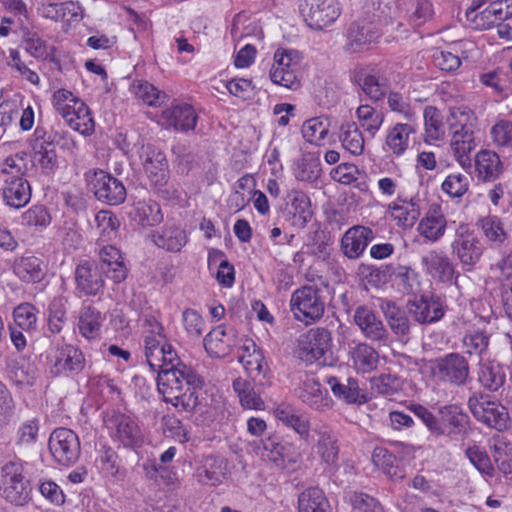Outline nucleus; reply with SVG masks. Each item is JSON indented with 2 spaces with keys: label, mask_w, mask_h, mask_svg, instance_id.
Masks as SVG:
<instances>
[{
  "label": "nucleus",
  "mask_w": 512,
  "mask_h": 512,
  "mask_svg": "<svg viewBox=\"0 0 512 512\" xmlns=\"http://www.w3.org/2000/svg\"><path fill=\"white\" fill-rule=\"evenodd\" d=\"M144 354L151 370L156 371L159 367V357L167 345L164 328L153 316H147L143 326Z\"/></svg>",
  "instance_id": "nucleus-16"
},
{
  "label": "nucleus",
  "mask_w": 512,
  "mask_h": 512,
  "mask_svg": "<svg viewBox=\"0 0 512 512\" xmlns=\"http://www.w3.org/2000/svg\"><path fill=\"white\" fill-rule=\"evenodd\" d=\"M53 105L56 111L68 120L72 113L77 109V102H83L80 98L75 96L71 91L66 89H58L53 94Z\"/></svg>",
  "instance_id": "nucleus-61"
},
{
  "label": "nucleus",
  "mask_w": 512,
  "mask_h": 512,
  "mask_svg": "<svg viewBox=\"0 0 512 512\" xmlns=\"http://www.w3.org/2000/svg\"><path fill=\"white\" fill-rule=\"evenodd\" d=\"M472 415L490 428L502 431L507 428L509 414L498 401L491 400L488 395L474 393L468 400Z\"/></svg>",
  "instance_id": "nucleus-10"
},
{
  "label": "nucleus",
  "mask_w": 512,
  "mask_h": 512,
  "mask_svg": "<svg viewBox=\"0 0 512 512\" xmlns=\"http://www.w3.org/2000/svg\"><path fill=\"white\" fill-rule=\"evenodd\" d=\"M453 254L464 266L473 267L482 257L484 246L477 234L466 224H460L451 243Z\"/></svg>",
  "instance_id": "nucleus-12"
},
{
  "label": "nucleus",
  "mask_w": 512,
  "mask_h": 512,
  "mask_svg": "<svg viewBox=\"0 0 512 512\" xmlns=\"http://www.w3.org/2000/svg\"><path fill=\"white\" fill-rule=\"evenodd\" d=\"M356 82L362 92L371 100L378 101L385 96L387 80L376 73L361 72L356 76Z\"/></svg>",
  "instance_id": "nucleus-47"
},
{
  "label": "nucleus",
  "mask_w": 512,
  "mask_h": 512,
  "mask_svg": "<svg viewBox=\"0 0 512 512\" xmlns=\"http://www.w3.org/2000/svg\"><path fill=\"white\" fill-rule=\"evenodd\" d=\"M103 421L111 438L124 447L136 448L144 442L143 432L138 422L131 416L111 410L105 413Z\"/></svg>",
  "instance_id": "nucleus-7"
},
{
  "label": "nucleus",
  "mask_w": 512,
  "mask_h": 512,
  "mask_svg": "<svg viewBox=\"0 0 512 512\" xmlns=\"http://www.w3.org/2000/svg\"><path fill=\"white\" fill-rule=\"evenodd\" d=\"M446 219L439 204L429 206L426 215L420 220L417 231L430 242H436L443 237L446 230Z\"/></svg>",
  "instance_id": "nucleus-33"
},
{
  "label": "nucleus",
  "mask_w": 512,
  "mask_h": 512,
  "mask_svg": "<svg viewBox=\"0 0 512 512\" xmlns=\"http://www.w3.org/2000/svg\"><path fill=\"white\" fill-rule=\"evenodd\" d=\"M382 35L381 21L360 20L352 23L348 30V50L359 52L371 43L376 42Z\"/></svg>",
  "instance_id": "nucleus-20"
},
{
  "label": "nucleus",
  "mask_w": 512,
  "mask_h": 512,
  "mask_svg": "<svg viewBox=\"0 0 512 512\" xmlns=\"http://www.w3.org/2000/svg\"><path fill=\"white\" fill-rule=\"evenodd\" d=\"M310 443L315 452L328 466H336L338 461V439L333 429L326 423H317L312 428Z\"/></svg>",
  "instance_id": "nucleus-18"
},
{
  "label": "nucleus",
  "mask_w": 512,
  "mask_h": 512,
  "mask_svg": "<svg viewBox=\"0 0 512 512\" xmlns=\"http://www.w3.org/2000/svg\"><path fill=\"white\" fill-rule=\"evenodd\" d=\"M332 335L324 327L310 329L298 341V357L309 364L319 362L325 364L331 352Z\"/></svg>",
  "instance_id": "nucleus-8"
},
{
  "label": "nucleus",
  "mask_w": 512,
  "mask_h": 512,
  "mask_svg": "<svg viewBox=\"0 0 512 512\" xmlns=\"http://www.w3.org/2000/svg\"><path fill=\"white\" fill-rule=\"evenodd\" d=\"M380 308L392 333L397 339L407 342L412 328L407 310L398 307L392 301H383Z\"/></svg>",
  "instance_id": "nucleus-30"
},
{
  "label": "nucleus",
  "mask_w": 512,
  "mask_h": 512,
  "mask_svg": "<svg viewBox=\"0 0 512 512\" xmlns=\"http://www.w3.org/2000/svg\"><path fill=\"white\" fill-rule=\"evenodd\" d=\"M361 127L372 136L380 129L384 116L382 112L369 105H361L356 111Z\"/></svg>",
  "instance_id": "nucleus-60"
},
{
  "label": "nucleus",
  "mask_w": 512,
  "mask_h": 512,
  "mask_svg": "<svg viewBox=\"0 0 512 512\" xmlns=\"http://www.w3.org/2000/svg\"><path fill=\"white\" fill-rule=\"evenodd\" d=\"M429 369L437 382L454 386L465 385L470 374L468 360L458 352H451L430 361Z\"/></svg>",
  "instance_id": "nucleus-6"
},
{
  "label": "nucleus",
  "mask_w": 512,
  "mask_h": 512,
  "mask_svg": "<svg viewBox=\"0 0 512 512\" xmlns=\"http://www.w3.org/2000/svg\"><path fill=\"white\" fill-rule=\"evenodd\" d=\"M372 461L392 480L398 481L404 478V472L397 465L396 457L387 449L376 447L372 453Z\"/></svg>",
  "instance_id": "nucleus-51"
},
{
  "label": "nucleus",
  "mask_w": 512,
  "mask_h": 512,
  "mask_svg": "<svg viewBox=\"0 0 512 512\" xmlns=\"http://www.w3.org/2000/svg\"><path fill=\"white\" fill-rule=\"evenodd\" d=\"M299 512H330L329 502L317 487L304 490L298 499Z\"/></svg>",
  "instance_id": "nucleus-49"
},
{
  "label": "nucleus",
  "mask_w": 512,
  "mask_h": 512,
  "mask_svg": "<svg viewBox=\"0 0 512 512\" xmlns=\"http://www.w3.org/2000/svg\"><path fill=\"white\" fill-rule=\"evenodd\" d=\"M47 360L48 371L54 377L64 373L78 374L85 367L84 354L79 348L71 344L56 347L55 350L47 356Z\"/></svg>",
  "instance_id": "nucleus-15"
},
{
  "label": "nucleus",
  "mask_w": 512,
  "mask_h": 512,
  "mask_svg": "<svg viewBox=\"0 0 512 512\" xmlns=\"http://www.w3.org/2000/svg\"><path fill=\"white\" fill-rule=\"evenodd\" d=\"M134 215L142 226H154L163 220L159 204L150 199L136 202Z\"/></svg>",
  "instance_id": "nucleus-52"
},
{
  "label": "nucleus",
  "mask_w": 512,
  "mask_h": 512,
  "mask_svg": "<svg viewBox=\"0 0 512 512\" xmlns=\"http://www.w3.org/2000/svg\"><path fill=\"white\" fill-rule=\"evenodd\" d=\"M157 389L166 403L178 411L192 413L200 404L203 379L190 366L157 371Z\"/></svg>",
  "instance_id": "nucleus-1"
},
{
  "label": "nucleus",
  "mask_w": 512,
  "mask_h": 512,
  "mask_svg": "<svg viewBox=\"0 0 512 512\" xmlns=\"http://www.w3.org/2000/svg\"><path fill=\"white\" fill-rule=\"evenodd\" d=\"M194 478L202 485L218 486L227 478V463L215 455L203 457L194 471Z\"/></svg>",
  "instance_id": "nucleus-23"
},
{
  "label": "nucleus",
  "mask_w": 512,
  "mask_h": 512,
  "mask_svg": "<svg viewBox=\"0 0 512 512\" xmlns=\"http://www.w3.org/2000/svg\"><path fill=\"white\" fill-rule=\"evenodd\" d=\"M13 272L23 282L38 283L45 276V265L36 256H22L14 261Z\"/></svg>",
  "instance_id": "nucleus-42"
},
{
  "label": "nucleus",
  "mask_w": 512,
  "mask_h": 512,
  "mask_svg": "<svg viewBox=\"0 0 512 512\" xmlns=\"http://www.w3.org/2000/svg\"><path fill=\"white\" fill-rule=\"evenodd\" d=\"M242 353L239 357L240 363L251 377L253 382L262 384L268 371V365L265 361L263 352L257 348L252 340H246L241 347Z\"/></svg>",
  "instance_id": "nucleus-26"
},
{
  "label": "nucleus",
  "mask_w": 512,
  "mask_h": 512,
  "mask_svg": "<svg viewBox=\"0 0 512 512\" xmlns=\"http://www.w3.org/2000/svg\"><path fill=\"white\" fill-rule=\"evenodd\" d=\"M373 239L372 229L360 225L353 226L342 236L341 250L347 258L357 259Z\"/></svg>",
  "instance_id": "nucleus-27"
},
{
  "label": "nucleus",
  "mask_w": 512,
  "mask_h": 512,
  "mask_svg": "<svg viewBox=\"0 0 512 512\" xmlns=\"http://www.w3.org/2000/svg\"><path fill=\"white\" fill-rule=\"evenodd\" d=\"M299 399L308 405L311 409L319 412H325L332 409L333 400L328 395L327 390L322 389L318 379L312 376L306 377L298 393Z\"/></svg>",
  "instance_id": "nucleus-24"
},
{
  "label": "nucleus",
  "mask_w": 512,
  "mask_h": 512,
  "mask_svg": "<svg viewBox=\"0 0 512 512\" xmlns=\"http://www.w3.org/2000/svg\"><path fill=\"white\" fill-rule=\"evenodd\" d=\"M90 183L99 201L119 205L126 199V188L122 181L103 170L95 171Z\"/></svg>",
  "instance_id": "nucleus-19"
},
{
  "label": "nucleus",
  "mask_w": 512,
  "mask_h": 512,
  "mask_svg": "<svg viewBox=\"0 0 512 512\" xmlns=\"http://www.w3.org/2000/svg\"><path fill=\"white\" fill-rule=\"evenodd\" d=\"M442 426L447 427V435L451 438L465 434L469 424V417L458 405L451 404L439 409Z\"/></svg>",
  "instance_id": "nucleus-41"
},
{
  "label": "nucleus",
  "mask_w": 512,
  "mask_h": 512,
  "mask_svg": "<svg viewBox=\"0 0 512 512\" xmlns=\"http://www.w3.org/2000/svg\"><path fill=\"white\" fill-rule=\"evenodd\" d=\"M290 309L296 320L305 325L313 324L325 311L323 290L315 285L298 288L291 295Z\"/></svg>",
  "instance_id": "nucleus-5"
},
{
  "label": "nucleus",
  "mask_w": 512,
  "mask_h": 512,
  "mask_svg": "<svg viewBox=\"0 0 512 512\" xmlns=\"http://www.w3.org/2000/svg\"><path fill=\"white\" fill-rule=\"evenodd\" d=\"M273 59L269 74L271 81L288 89H297L300 85L298 79L300 53L292 49L279 48L275 51Z\"/></svg>",
  "instance_id": "nucleus-9"
},
{
  "label": "nucleus",
  "mask_w": 512,
  "mask_h": 512,
  "mask_svg": "<svg viewBox=\"0 0 512 512\" xmlns=\"http://www.w3.org/2000/svg\"><path fill=\"white\" fill-rule=\"evenodd\" d=\"M353 321L367 340L383 345L388 343L389 332L372 308L366 305L358 306L354 311Z\"/></svg>",
  "instance_id": "nucleus-17"
},
{
  "label": "nucleus",
  "mask_w": 512,
  "mask_h": 512,
  "mask_svg": "<svg viewBox=\"0 0 512 512\" xmlns=\"http://www.w3.org/2000/svg\"><path fill=\"white\" fill-rule=\"evenodd\" d=\"M339 139L343 148L352 155L359 156L364 151V137L354 122L340 126Z\"/></svg>",
  "instance_id": "nucleus-50"
},
{
  "label": "nucleus",
  "mask_w": 512,
  "mask_h": 512,
  "mask_svg": "<svg viewBox=\"0 0 512 512\" xmlns=\"http://www.w3.org/2000/svg\"><path fill=\"white\" fill-rule=\"evenodd\" d=\"M416 123L407 121L406 123H397L391 128L386 136V145L399 156L409 147L410 136L416 133Z\"/></svg>",
  "instance_id": "nucleus-44"
},
{
  "label": "nucleus",
  "mask_w": 512,
  "mask_h": 512,
  "mask_svg": "<svg viewBox=\"0 0 512 512\" xmlns=\"http://www.w3.org/2000/svg\"><path fill=\"white\" fill-rule=\"evenodd\" d=\"M66 303V298L58 296L49 304L48 328L54 334L60 333L66 322Z\"/></svg>",
  "instance_id": "nucleus-59"
},
{
  "label": "nucleus",
  "mask_w": 512,
  "mask_h": 512,
  "mask_svg": "<svg viewBox=\"0 0 512 512\" xmlns=\"http://www.w3.org/2000/svg\"><path fill=\"white\" fill-rule=\"evenodd\" d=\"M104 320L105 316L98 309L91 305H84L79 315V333L88 340L98 338Z\"/></svg>",
  "instance_id": "nucleus-43"
},
{
  "label": "nucleus",
  "mask_w": 512,
  "mask_h": 512,
  "mask_svg": "<svg viewBox=\"0 0 512 512\" xmlns=\"http://www.w3.org/2000/svg\"><path fill=\"white\" fill-rule=\"evenodd\" d=\"M492 333L484 318L478 317L465 330L460 339L462 355L478 358L479 361L488 353Z\"/></svg>",
  "instance_id": "nucleus-14"
},
{
  "label": "nucleus",
  "mask_w": 512,
  "mask_h": 512,
  "mask_svg": "<svg viewBox=\"0 0 512 512\" xmlns=\"http://www.w3.org/2000/svg\"><path fill=\"white\" fill-rule=\"evenodd\" d=\"M299 11L306 24L317 30L332 24L341 13L337 0H300Z\"/></svg>",
  "instance_id": "nucleus-11"
},
{
  "label": "nucleus",
  "mask_w": 512,
  "mask_h": 512,
  "mask_svg": "<svg viewBox=\"0 0 512 512\" xmlns=\"http://www.w3.org/2000/svg\"><path fill=\"white\" fill-rule=\"evenodd\" d=\"M16 325L24 331L30 332L36 329L37 309L30 303H22L13 311Z\"/></svg>",
  "instance_id": "nucleus-64"
},
{
  "label": "nucleus",
  "mask_w": 512,
  "mask_h": 512,
  "mask_svg": "<svg viewBox=\"0 0 512 512\" xmlns=\"http://www.w3.org/2000/svg\"><path fill=\"white\" fill-rule=\"evenodd\" d=\"M0 494L16 506H24L30 501V482L24 476V466L20 460H11L0 466Z\"/></svg>",
  "instance_id": "nucleus-4"
},
{
  "label": "nucleus",
  "mask_w": 512,
  "mask_h": 512,
  "mask_svg": "<svg viewBox=\"0 0 512 512\" xmlns=\"http://www.w3.org/2000/svg\"><path fill=\"white\" fill-rule=\"evenodd\" d=\"M49 450L61 465L70 466L80 456V441L75 432L68 428L55 429L49 438Z\"/></svg>",
  "instance_id": "nucleus-13"
},
{
  "label": "nucleus",
  "mask_w": 512,
  "mask_h": 512,
  "mask_svg": "<svg viewBox=\"0 0 512 512\" xmlns=\"http://www.w3.org/2000/svg\"><path fill=\"white\" fill-rule=\"evenodd\" d=\"M99 258L103 272L116 283H120L127 276V270L122 261L120 251L112 245H103L99 250Z\"/></svg>",
  "instance_id": "nucleus-40"
},
{
  "label": "nucleus",
  "mask_w": 512,
  "mask_h": 512,
  "mask_svg": "<svg viewBox=\"0 0 512 512\" xmlns=\"http://www.w3.org/2000/svg\"><path fill=\"white\" fill-rule=\"evenodd\" d=\"M478 225L486 240L494 247L500 246L507 239L503 224L496 216H486L478 221Z\"/></svg>",
  "instance_id": "nucleus-54"
},
{
  "label": "nucleus",
  "mask_w": 512,
  "mask_h": 512,
  "mask_svg": "<svg viewBox=\"0 0 512 512\" xmlns=\"http://www.w3.org/2000/svg\"><path fill=\"white\" fill-rule=\"evenodd\" d=\"M96 229L99 233V242H106L116 237L119 221L110 211L101 210L94 216Z\"/></svg>",
  "instance_id": "nucleus-56"
},
{
  "label": "nucleus",
  "mask_w": 512,
  "mask_h": 512,
  "mask_svg": "<svg viewBox=\"0 0 512 512\" xmlns=\"http://www.w3.org/2000/svg\"><path fill=\"white\" fill-rule=\"evenodd\" d=\"M76 289L85 296H97L104 288L102 273L93 263H80L75 270Z\"/></svg>",
  "instance_id": "nucleus-29"
},
{
  "label": "nucleus",
  "mask_w": 512,
  "mask_h": 512,
  "mask_svg": "<svg viewBox=\"0 0 512 512\" xmlns=\"http://www.w3.org/2000/svg\"><path fill=\"white\" fill-rule=\"evenodd\" d=\"M51 221V214L43 205H33L20 216V224L34 232H40L46 229Z\"/></svg>",
  "instance_id": "nucleus-48"
},
{
  "label": "nucleus",
  "mask_w": 512,
  "mask_h": 512,
  "mask_svg": "<svg viewBox=\"0 0 512 512\" xmlns=\"http://www.w3.org/2000/svg\"><path fill=\"white\" fill-rule=\"evenodd\" d=\"M477 381L487 391H498L506 381L504 367L492 360H480L477 369Z\"/></svg>",
  "instance_id": "nucleus-36"
},
{
  "label": "nucleus",
  "mask_w": 512,
  "mask_h": 512,
  "mask_svg": "<svg viewBox=\"0 0 512 512\" xmlns=\"http://www.w3.org/2000/svg\"><path fill=\"white\" fill-rule=\"evenodd\" d=\"M399 16L412 27H420L429 21L434 14L433 5L429 0H398Z\"/></svg>",
  "instance_id": "nucleus-31"
},
{
  "label": "nucleus",
  "mask_w": 512,
  "mask_h": 512,
  "mask_svg": "<svg viewBox=\"0 0 512 512\" xmlns=\"http://www.w3.org/2000/svg\"><path fill=\"white\" fill-rule=\"evenodd\" d=\"M66 122L73 130L82 135H90L95 127L90 110L84 102H77V109Z\"/></svg>",
  "instance_id": "nucleus-55"
},
{
  "label": "nucleus",
  "mask_w": 512,
  "mask_h": 512,
  "mask_svg": "<svg viewBox=\"0 0 512 512\" xmlns=\"http://www.w3.org/2000/svg\"><path fill=\"white\" fill-rule=\"evenodd\" d=\"M142 165L151 184L162 186L168 179V162L165 154L154 146L142 147Z\"/></svg>",
  "instance_id": "nucleus-22"
},
{
  "label": "nucleus",
  "mask_w": 512,
  "mask_h": 512,
  "mask_svg": "<svg viewBox=\"0 0 512 512\" xmlns=\"http://www.w3.org/2000/svg\"><path fill=\"white\" fill-rule=\"evenodd\" d=\"M478 177L484 181H492L502 173V163L499 156L490 150H482L477 153L475 159Z\"/></svg>",
  "instance_id": "nucleus-45"
},
{
  "label": "nucleus",
  "mask_w": 512,
  "mask_h": 512,
  "mask_svg": "<svg viewBox=\"0 0 512 512\" xmlns=\"http://www.w3.org/2000/svg\"><path fill=\"white\" fill-rule=\"evenodd\" d=\"M421 200L415 195L411 197L399 196L389 205L391 217L402 228H411L421 214Z\"/></svg>",
  "instance_id": "nucleus-28"
},
{
  "label": "nucleus",
  "mask_w": 512,
  "mask_h": 512,
  "mask_svg": "<svg viewBox=\"0 0 512 512\" xmlns=\"http://www.w3.org/2000/svg\"><path fill=\"white\" fill-rule=\"evenodd\" d=\"M328 131L327 119L321 117H315L305 121L301 129L304 139L314 145H321Z\"/></svg>",
  "instance_id": "nucleus-58"
},
{
  "label": "nucleus",
  "mask_w": 512,
  "mask_h": 512,
  "mask_svg": "<svg viewBox=\"0 0 512 512\" xmlns=\"http://www.w3.org/2000/svg\"><path fill=\"white\" fill-rule=\"evenodd\" d=\"M406 308L409 315L419 324L437 322L445 313L443 305L439 300L426 296L409 300Z\"/></svg>",
  "instance_id": "nucleus-25"
},
{
  "label": "nucleus",
  "mask_w": 512,
  "mask_h": 512,
  "mask_svg": "<svg viewBox=\"0 0 512 512\" xmlns=\"http://www.w3.org/2000/svg\"><path fill=\"white\" fill-rule=\"evenodd\" d=\"M151 237L157 247L172 253L180 252L188 242L186 231L176 225H165Z\"/></svg>",
  "instance_id": "nucleus-37"
},
{
  "label": "nucleus",
  "mask_w": 512,
  "mask_h": 512,
  "mask_svg": "<svg viewBox=\"0 0 512 512\" xmlns=\"http://www.w3.org/2000/svg\"><path fill=\"white\" fill-rule=\"evenodd\" d=\"M348 355L353 368L359 373H370L379 363V353L365 342L351 346Z\"/></svg>",
  "instance_id": "nucleus-38"
},
{
  "label": "nucleus",
  "mask_w": 512,
  "mask_h": 512,
  "mask_svg": "<svg viewBox=\"0 0 512 512\" xmlns=\"http://www.w3.org/2000/svg\"><path fill=\"white\" fill-rule=\"evenodd\" d=\"M135 96L141 99L149 106H160L166 99V94L158 90L154 85L147 81L137 80L131 86Z\"/></svg>",
  "instance_id": "nucleus-57"
},
{
  "label": "nucleus",
  "mask_w": 512,
  "mask_h": 512,
  "mask_svg": "<svg viewBox=\"0 0 512 512\" xmlns=\"http://www.w3.org/2000/svg\"><path fill=\"white\" fill-rule=\"evenodd\" d=\"M333 395L347 404L361 405L368 401L365 393L359 388L358 381L354 378H347L345 381L329 376L325 380Z\"/></svg>",
  "instance_id": "nucleus-32"
},
{
  "label": "nucleus",
  "mask_w": 512,
  "mask_h": 512,
  "mask_svg": "<svg viewBox=\"0 0 512 512\" xmlns=\"http://www.w3.org/2000/svg\"><path fill=\"white\" fill-rule=\"evenodd\" d=\"M234 344V329L223 325L212 329L204 338L206 351L215 357H224L227 355Z\"/></svg>",
  "instance_id": "nucleus-34"
},
{
  "label": "nucleus",
  "mask_w": 512,
  "mask_h": 512,
  "mask_svg": "<svg viewBox=\"0 0 512 512\" xmlns=\"http://www.w3.org/2000/svg\"><path fill=\"white\" fill-rule=\"evenodd\" d=\"M28 172L27 154L8 156L0 164L1 191L4 202L13 208L26 206L31 199V186L25 178Z\"/></svg>",
  "instance_id": "nucleus-2"
},
{
  "label": "nucleus",
  "mask_w": 512,
  "mask_h": 512,
  "mask_svg": "<svg viewBox=\"0 0 512 512\" xmlns=\"http://www.w3.org/2000/svg\"><path fill=\"white\" fill-rule=\"evenodd\" d=\"M296 179L304 182H315L321 175L320 161L313 154L303 155L294 168Z\"/></svg>",
  "instance_id": "nucleus-53"
},
{
  "label": "nucleus",
  "mask_w": 512,
  "mask_h": 512,
  "mask_svg": "<svg viewBox=\"0 0 512 512\" xmlns=\"http://www.w3.org/2000/svg\"><path fill=\"white\" fill-rule=\"evenodd\" d=\"M471 177L467 173H451L442 183V190L450 197L460 198L469 189Z\"/></svg>",
  "instance_id": "nucleus-63"
},
{
  "label": "nucleus",
  "mask_w": 512,
  "mask_h": 512,
  "mask_svg": "<svg viewBox=\"0 0 512 512\" xmlns=\"http://www.w3.org/2000/svg\"><path fill=\"white\" fill-rule=\"evenodd\" d=\"M422 263L426 271L438 281H451L454 275V265L442 252L432 250L422 257Z\"/></svg>",
  "instance_id": "nucleus-39"
},
{
  "label": "nucleus",
  "mask_w": 512,
  "mask_h": 512,
  "mask_svg": "<svg viewBox=\"0 0 512 512\" xmlns=\"http://www.w3.org/2000/svg\"><path fill=\"white\" fill-rule=\"evenodd\" d=\"M163 125L175 130L187 131L194 129L197 115L189 104H175L162 112Z\"/></svg>",
  "instance_id": "nucleus-35"
},
{
  "label": "nucleus",
  "mask_w": 512,
  "mask_h": 512,
  "mask_svg": "<svg viewBox=\"0 0 512 512\" xmlns=\"http://www.w3.org/2000/svg\"><path fill=\"white\" fill-rule=\"evenodd\" d=\"M255 384L244 378H237L233 381V389L239 397L240 404L245 409L261 410L264 402L259 392L255 390Z\"/></svg>",
  "instance_id": "nucleus-46"
},
{
  "label": "nucleus",
  "mask_w": 512,
  "mask_h": 512,
  "mask_svg": "<svg viewBox=\"0 0 512 512\" xmlns=\"http://www.w3.org/2000/svg\"><path fill=\"white\" fill-rule=\"evenodd\" d=\"M423 116L426 137L430 140H439L443 138L445 130L440 111L433 106H427L424 109Z\"/></svg>",
  "instance_id": "nucleus-62"
},
{
  "label": "nucleus",
  "mask_w": 512,
  "mask_h": 512,
  "mask_svg": "<svg viewBox=\"0 0 512 512\" xmlns=\"http://www.w3.org/2000/svg\"><path fill=\"white\" fill-rule=\"evenodd\" d=\"M477 122L475 113L466 106L453 107L447 117L450 146L457 161L470 165L469 154L475 149L474 127Z\"/></svg>",
  "instance_id": "nucleus-3"
},
{
  "label": "nucleus",
  "mask_w": 512,
  "mask_h": 512,
  "mask_svg": "<svg viewBox=\"0 0 512 512\" xmlns=\"http://www.w3.org/2000/svg\"><path fill=\"white\" fill-rule=\"evenodd\" d=\"M61 141L67 142L65 134L51 132L45 135L42 141H37L34 145L35 159L43 173L54 174L58 169V156L55 150V144Z\"/></svg>",
  "instance_id": "nucleus-21"
}]
</instances>
